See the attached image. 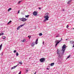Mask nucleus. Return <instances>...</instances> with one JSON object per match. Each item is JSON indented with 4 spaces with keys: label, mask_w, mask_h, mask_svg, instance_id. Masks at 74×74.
I'll use <instances>...</instances> for the list:
<instances>
[{
    "label": "nucleus",
    "mask_w": 74,
    "mask_h": 74,
    "mask_svg": "<svg viewBox=\"0 0 74 74\" xmlns=\"http://www.w3.org/2000/svg\"><path fill=\"white\" fill-rule=\"evenodd\" d=\"M44 18H45V19L44 20L43 22H45L47 21H48V19H49V16H48V15L46 16H45Z\"/></svg>",
    "instance_id": "nucleus-1"
},
{
    "label": "nucleus",
    "mask_w": 74,
    "mask_h": 74,
    "mask_svg": "<svg viewBox=\"0 0 74 74\" xmlns=\"http://www.w3.org/2000/svg\"><path fill=\"white\" fill-rule=\"evenodd\" d=\"M66 46L65 45H64L62 47V52L63 53V52H64V51L65 50H66Z\"/></svg>",
    "instance_id": "nucleus-2"
},
{
    "label": "nucleus",
    "mask_w": 74,
    "mask_h": 74,
    "mask_svg": "<svg viewBox=\"0 0 74 74\" xmlns=\"http://www.w3.org/2000/svg\"><path fill=\"white\" fill-rule=\"evenodd\" d=\"M19 19H20V21H21L22 22H25L27 20V19L24 18L23 17L22 18H19Z\"/></svg>",
    "instance_id": "nucleus-3"
},
{
    "label": "nucleus",
    "mask_w": 74,
    "mask_h": 74,
    "mask_svg": "<svg viewBox=\"0 0 74 74\" xmlns=\"http://www.w3.org/2000/svg\"><path fill=\"white\" fill-rule=\"evenodd\" d=\"M40 61L41 63H42L44 62V61H45V59L44 58H41L40 59Z\"/></svg>",
    "instance_id": "nucleus-4"
},
{
    "label": "nucleus",
    "mask_w": 74,
    "mask_h": 74,
    "mask_svg": "<svg viewBox=\"0 0 74 74\" xmlns=\"http://www.w3.org/2000/svg\"><path fill=\"white\" fill-rule=\"evenodd\" d=\"M37 12L36 11H34L33 13V15L34 16H37Z\"/></svg>",
    "instance_id": "nucleus-5"
},
{
    "label": "nucleus",
    "mask_w": 74,
    "mask_h": 74,
    "mask_svg": "<svg viewBox=\"0 0 74 74\" xmlns=\"http://www.w3.org/2000/svg\"><path fill=\"white\" fill-rule=\"evenodd\" d=\"M61 42V40H60L59 41L57 42L56 43V46L58 45V44L59 43V42Z\"/></svg>",
    "instance_id": "nucleus-6"
},
{
    "label": "nucleus",
    "mask_w": 74,
    "mask_h": 74,
    "mask_svg": "<svg viewBox=\"0 0 74 74\" xmlns=\"http://www.w3.org/2000/svg\"><path fill=\"white\" fill-rule=\"evenodd\" d=\"M35 45V43H33L31 45L32 47H34Z\"/></svg>",
    "instance_id": "nucleus-7"
},
{
    "label": "nucleus",
    "mask_w": 74,
    "mask_h": 74,
    "mask_svg": "<svg viewBox=\"0 0 74 74\" xmlns=\"http://www.w3.org/2000/svg\"><path fill=\"white\" fill-rule=\"evenodd\" d=\"M17 67V65H16V66H13V67H12V69H15L16 67Z\"/></svg>",
    "instance_id": "nucleus-8"
},
{
    "label": "nucleus",
    "mask_w": 74,
    "mask_h": 74,
    "mask_svg": "<svg viewBox=\"0 0 74 74\" xmlns=\"http://www.w3.org/2000/svg\"><path fill=\"white\" fill-rule=\"evenodd\" d=\"M54 64V63H51V66H53Z\"/></svg>",
    "instance_id": "nucleus-9"
},
{
    "label": "nucleus",
    "mask_w": 74,
    "mask_h": 74,
    "mask_svg": "<svg viewBox=\"0 0 74 74\" xmlns=\"http://www.w3.org/2000/svg\"><path fill=\"white\" fill-rule=\"evenodd\" d=\"M26 41V40L25 39H24L22 41V42H24Z\"/></svg>",
    "instance_id": "nucleus-10"
},
{
    "label": "nucleus",
    "mask_w": 74,
    "mask_h": 74,
    "mask_svg": "<svg viewBox=\"0 0 74 74\" xmlns=\"http://www.w3.org/2000/svg\"><path fill=\"white\" fill-rule=\"evenodd\" d=\"M71 2V0L69 1L67 3V4H70Z\"/></svg>",
    "instance_id": "nucleus-11"
},
{
    "label": "nucleus",
    "mask_w": 74,
    "mask_h": 74,
    "mask_svg": "<svg viewBox=\"0 0 74 74\" xmlns=\"http://www.w3.org/2000/svg\"><path fill=\"white\" fill-rule=\"evenodd\" d=\"M1 47H2V44H1L0 45V51L1 50Z\"/></svg>",
    "instance_id": "nucleus-12"
},
{
    "label": "nucleus",
    "mask_w": 74,
    "mask_h": 74,
    "mask_svg": "<svg viewBox=\"0 0 74 74\" xmlns=\"http://www.w3.org/2000/svg\"><path fill=\"white\" fill-rule=\"evenodd\" d=\"M29 15H27V16H25V18H29Z\"/></svg>",
    "instance_id": "nucleus-13"
},
{
    "label": "nucleus",
    "mask_w": 74,
    "mask_h": 74,
    "mask_svg": "<svg viewBox=\"0 0 74 74\" xmlns=\"http://www.w3.org/2000/svg\"><path fill=\"white\" fill-rule=\"evenodd\" d=\"M20 27H20V26H19V27H17V30H19V29H20Z\"/></svg>",
    "instance_id": "nucleus-14"
},
{
    "label": "nucleus",
    "mask_w": 74,
    "mask_h": 74,
    "mask_svg": "<svg viewBox=\"0 0 74 74\" xmlns=\"http://www.w3.org/2000/svg\"><path fill=\"white\" fill-rule=\"evenodd\" d=\"M12 10V8H9V9L8 10V11L9 12L10 10Z\"/></svg>",
    "instance_id": "nucleus-15"
},
{
    "label": "nucleus",
    "mask_w": 74,
    "mask_h": 74,
    "mask_svg": "<svg viewBox=\"0 0 74 74\" xmlns=\"http://www.w3.org/2000/svg\"><path fill=\"white\" fill-rule=\"evenodd\" d=\"M39 35L40 36H42V34L41 33H40L39 34Z\"/></svg>",
    "instance_id": "nucleus-16"
},
{
    "label": "nucleus",
    "mask_w": 74,
    "mask_h": 74,
    "mask_svg": "<svg viewBox=\"0 0 74 74\" xmlns=\"http://www.w3.org/2000/svg\"><path fill=\"white\" fill-rule=\"evenodd\" d=\"M5 36H3L2 37V39L4 40V39H5Z\"/></svg>",
    "instance_id": "nucleus-17"
},
{
    "label": "nucleus",
    "mask_w": 74,
    "mask_h": 74,
    "mask_svg": "<svg viewBox=\"0 0 74 74\" xmlns=\"http://www.w3.org/2000/svg\"><path fill=\"white\" fill-rule=\"evenodd\" d=\"M60 55V54H58V57H59V58H61L62 57Z\"/></svg>",
    "instance_id": "nucleus-18"
},
{
    "label": "nucleus",
    "mask_w": 74,
    "mask_h": 74,
    "mask_svg": "<svg viewBox=\"0 0 74 74\" xmlns=\"http://www.w3.org/2000/svg\"><path fill=\"white\" fill-rule=\"evenodd\" d=\"M16 55L17 56H18V55H19V54L18 53V52L16 53Z\"/></svg>",
    "instance_id": "nucleus-19"
},
{
    "label": "nucleus",
    "mask_w": 74,
    "mask_h": 74,
    "mask_svg": "<svg viewBox=\"0 0 74 74\" xmlns=\"http://www.w3.org/2000/svg\"><path fill=\"white\" fill-rule=\"evenodd\" d=\"M11 22H12V21H10L8 23V24H9L10 23H11Z\"/></svg>",
    "instance_id": "nucleus-20"
},
{
    "label": "nucleus",
    "mask_w": 74,
    "mask_h": 74,
    "mask_svg": "<svg viewBox=\"0 0 74 74\" xmlns=\"http://www.w3.org/2000/svg\"><path fill=\"white\" fill-rule=\"evenodd\" d=\"M24 25V24L21 25L20 26V27H22V26H23Z\"/></svg>",
    "instance_id": "nucleus-21"
},
{
    "label": "nucleus",
    "mask_w": 74,
    "mask_h": 74,
    "mask_svg": "<svg viewBox=\"0 0 74 74\" xmlns=\"http://www.w3.org/2000/svg\"><path fill=\"white\" fill-rule=\"evenodd\" d=\"M70 43L71 44H73V41H70Z\"/></svg>",
    "instance_id": "nucleus-22"
},
{
    "label": "nucleus",
    "mask_w": 74,
    "mask_h": 74,
    "mask_svg": "<svg viewBox=\"0 0 74 74\" xmlns=\"http://www.w3.org/2000/svg\"><path fill=\"white\" fill-rule=\"evenodd\" d=\"M57 54H58V55H59V54H60V53L59 51H57Z\"/></svg>",
    "instance_id": "nucleus-23"
},
{
    "label": "nucleus",
    "mask_w": 74,
    "mask_h": 74,
    "mask_svg": "<svg viewBox=\"0 0 74 74\" xmlns=\"http://www.w3.org/2000/svg\"><path fill=\"white\" fill-rule=\"evenodd\" d=\"M70 57V55H69V56L67 57V59H69V58Z\"/></svg>",
    "instance_id": "nucleus-24"
},
{
    "label": "nucleus",
    "mask_w": 74,
    "mask_h": 74,
    "mask_svg": "<svg viewBox=\"0 0 74 74\" xmlns=\"http://www.w3.org/2000/svg\"><path fill=\"white\" fill-rule=\"evenodd\" d=\"M21 2H22V1H19L18 2V4H20V3H21Z\"/></svg>",
    "instance_id": "nucleus-25"
},
{
    "label": "nucleus",
    "mask_w": 74,
    "mask_h": 74,
    "mask_svg": "<svg viewBox=\"0 0 74 74\" xmlns=\"http://www.w3.org/2000/svg\"><path fill=\"white\" fill-rule=\"evenodd\" d=\"M19 64H22V62H19Z\"/></svg>",
    "instance_id": "nucleus-26"
},
{
    "label": "nucleus",
    "mask_w": 74,
    "mask_h": 74,
    "mask_svg": "<svg viewBox=\"0 0 74 74\" xmlns=\"http://www.w3.org/2000/svg\"><path fill=\"white\" fill-rule=\"evenodd\" d=\"M16 50H15L14 51V53H16Z\"/></svg>",
    "instance_id": "nucleus-27"
},
{
    "label": "nucleus",
    "mask_w": 74,
    "mask_h": 74,
    "mask_svg": "<svg viewBox=\"0 0 74 74\" xmlns=\"http://www.w3.org/2000/svg\"><path fill=\"white\" fill-rule=\"evenodd\" d=\"M1 35H4V33H2V34H1Z\"/></svg>",
    "instance_id": "nucleus-28"
},
{
    "label": "nucleus",
    "mask_w": 74,
    "mask_h": 74,
    "mask_svg": "<svg viewBox=\"0 0 74 74\" xmlns=\"http://www.w3.org/2000/svg\"><path fill=\"white\" fill-rule=\"evenodd\" d=\"M18 74H21V71H20Z\"/></svg>",
    "instance_id": "nucleus-29"
},
{
    "label": "nucleus",
    "mask_w": 74,
    "mask_h": 74,
    "mask_svg": "<svg viewBox=\"0 0 74 74\" xmlns=\"http://www.w3.org/2000/svg\"><path fill=\"white\" fill-rule=\"evenodd\" d=\"M35 43L36 44H38L37 42H36V41H35Z\"/></svg>",
    "instance_id": "nucleus-30"
},
{
    "label": "nucleus",
    "mask_w": 74,
    "mask_h": 74,
    "mask_svg": "<svg viewBox=\"0 0 74 74\" xmlns=\"http://www.w3.org/2000/svg\"><path fill=\"white\" fill-rule=\"evenodd\" d=\"M35 41H36V42H37L38 41V39H37Z\"/></svg>",
    "instance_id": "nucleus-31"
},
{
    "label": "nucleus",
    "mask_w": 74,
    "mask_h": 74,
    "mask_svg": "<svg viewBox=\"0 0 74 74\" xmlns=\"http://www.w3.org/2000/svg\"><path fill=\"white\" fill-rule=\"evenodd\" d=\"M28 37H29V38H30V37H31V36H28Z\"/></svg>",
    "instance_id": "nucleus-32"
},
{
    "label": "nucleus",
    "mask_w": 74,
    "mask_h": 74,
    "mask_svg": "<svg viewBox=\"0 0 74 74\" xmlns=\"http://www.w3.org/2000/svg\"><path fill=\"white\" fill-rule=\"evenodd\" d=\"M19 11H20V10H19L18 11V14H19Z\"/></svg>",
    "instance_id": "nucleus-33"
},
{
    "label": "nucleus",
    "mask_w": 74,
    "mask_h": 74,
    "mask_svg": "<svg viewBox=\"0 0 74 74\" xmlns=\"http://www.w3.org/2000/svg\"><path fill=\"white\" fill-rule=\"evenodd\" d=\"M69 27V25H67L66 26V28H68Z\"/></svg>",
    "instance_id": "nucleus-34"
},
{
    "label": "nucleus",
    "mask_w": 74,
    "mask_h": 74,
    "mask_svg": "<svg viewBox=\"0 0 74 74\" xmlns=\"http://www.w3.org/2000/svg\"><path fill=\"white\" fill-rule=\"evenodd\" d=\"M43 45L44 44V41H43Z\"/></svg>",
    "instance_id": "nucleus-35"
},
{
    "label": "nucleus",
    "mask_w": 74,
    "mask_h": 74,
    "mask_svg": "<svg viewBox=\"0 0 74 74\" xmlns=\"http://www.w3.org/2000/svg\"><path fill=\"white\" fill-rule=\"evenodd\" d=\"M59 37V36L58 35L56 36V37Z\"/></svg>",
    "instance_id": "nucleus-36"
},
{
    "label": "nucleus",
    "mask_w": 74,
    "mask_h": 74,
    "mask_svg": "<svg viewBox=\"0 0 74 74\" xmlns=\"http://www.w3.org/2000/svg\"><path fill=\"white\" fill-rule=\"evenodd\" d=\"M39 10H41V8H39Z\"/></svg>",
    "instance_id": "nucleus-37"
},
{
    "label": "nucleus",
    "mask_w": 74,
    "mask_h": 74,
    "mask_svg": "<svg viewBox=\"0 0 74 74\" xmlns=\"http://www.w3.org/2000/svg\"><path fill=\"white\" fill-rule=\"evenodd\" d=\"M63 11H64V10L63 9Z\"/></svg>",
    "instance_id": "nucleus-38"
},
{
    "label": "nucleus",
    "mask_w": 74,
    "mask_h": 74,
    "mask_svg": "<svg viewBox=\"0 0 74 74\" xmlns=\"http://www.w3.org/2000/svg\"><path fill=\"white\" fill-rule=\"evenodd\" d=\"M47 69L48 70H49V69L48 68H47Z\"/></svg>",
    "instance_id": "nucleus-39"
},
{
    "label": "nucleus",
    "mask_w": 74,
    "mask_h": 74,
    "mask_svg": "<svg viewBox=\"0 0 74 74\" xmlns=\"http://www.w3.org/2000/svg\"><path fill=\"white\" fill-rule=\"evenodd\" d=\"M26 71L27 72V71H28L27 70Z\"/></svg>",
    "instance_id": "nucleus-40"
},
{
    "label": "nucleus",
    "mask_w": 74,
    "mask_h": 74,
    "mask_svg": "<svg viewBox=\"0 0 74 74\" xmlns=\"http://www.w3.org/2000/svg\"><path fill=\"white\" fill-rule=\"evenodd\" d=\"M68 39H66V40H67Z\"/></svg>",
    "instance_id": "nucleus-41"
},
{
    "label": "nucleus",
    "mask_w": 74,
    "mask_h": 74,
    "mask_svg": "<svg viewBox=\"0 0 74 74\" xmlns=\"http://www.w3.org/2000/svg\"><path fill=\"white\" fill-rule=\"evenodd\" d=\"M36 72H35L34 74H36Z\"/></svg>",
    "instance_id": "nucleus-42"
},
{
    "label": "nucleus",
    "mask_w": 74,
    "mask_h": 74,
    "mask_svg": "<svg viewBox=\"0 0 74 74\" xmlns=\"http://www.w3.org/2000/svg\"><path fill=\"white\" fill-rule=\"evenodd\" d=\"M1 36V34H0V36Z\"/></svg>",
    "instance_id": "nucleus-43"
},
{
    "label": "nucleus",
    "mask_w": 74,
    "mask_h": 74,
    "mask_svg": "<svg viewBox=\"0 0 74 74\" xmlns=\"http://www.w3.org/2000/svg\"><path fill=\"white\" fill-rule=\"evenodd\" d=\"M73 43H74V42H73Z\"/></svg>",
    "instance_id": "nucleus-44"
},
{
    "label": "nucleus",
    "mask_w": 74,
    "mask_h": 74,
    "mask_svg": "<svg viewBox=\"0 0 74 74\" xmlns=\"http://www.w3.org/2000/svg\"><path fill=\"white\" fill-rule=\"evenodd\" d=\"M73 29H74V28H73Z\"/></svg>",
    "instance_id": "nucleus-45"
}]
</instances>
